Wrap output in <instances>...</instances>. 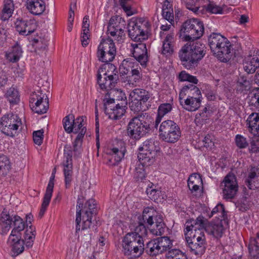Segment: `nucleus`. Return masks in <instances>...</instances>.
I'll return each mask as SVG.
<instances>
[{
	"instance_id": "51",
	"label": "nucleus",
	"mask_w": 259,
	"mask_h": 259,
	"mask_svg": "<svg viewBox=\"0 0 259 259\" xmlns=\"http://www.w3.org/2000/svg\"><path fill=\"white\" fill-rule=\"evenodd\" d=\"M11 168L10 162L8 158L4 155H0V175L6 176Z\"/></svg>"
},
{
	"instance_id": "13",
	"label": "nucleus",
	"mask_w": 259,
	"mask_h": 259,
	"mask_svg": "<svg viewBox=\"0 0 259 259\" xmlns=\"http://www.w3.org/2000/svg\"><path fill=\"white\" fill-rule=\"evenodd\" d=\"M29 103L32 110L38 114L46 113L49 107V99L42 90L35 91L31 94Z\"/></svg>"
},
{
	"instance_id": "11",
	"label": "nucleus",
	"mask_w": 259,
	"mask_h": 259,
	"mask_svg": "<svg viewBox=\"0 0 259 259\" xmlns=\"http://www.w3.org/2000/svg\"><path fill=\"white\" fill-rule=\"evenodd\" d=\"M22 124L21 118L17 115L8 114L0 119V129L3 133L11 137H14L17 130Z\"/></svg>"
},
{
	"instance_id": "16",
	"label": "nucleus",
	"mask_w": 259,
	"mask_h": 259,
	"mask_svg": "<svg viewBox=\"0 0 259 259\" xmlns=\"http://www.w3.org/2000/svg\"><path fill=\"white\" fill-rule=\"evenodd\" d=\"M145 22L142 18H133L128 23V36L135 41L141 42L147 36L145 32Z\"/></svg>"
},
{
	"instance_id": "36",
	"label": "nucleus",
	"mask_w": 259,
	"mask_h": 259,
	"mask_svg": "<svg viewBox=\"0 0 259 259\" xmlns=\"http://www.w3.org/2000/svg\"><path fill=\"white\" fill-rule=\"evenodd\" d=\"M139 162L140 164H138L135 169L133 178L136 182H143L146 178L145 167L150 165L144 164L141 161H139Z\"/></svg>"
},
{
	"instance_id": "43",
	"label": "nucleus",
	"mask_w": 259,
	"mask_h": 259,
	"mask_svg": "<svg viewBox=\"0 0 259 259\" xmlns=\"http://www.w3.org/2000/svg\"><path fill=\"white\" fill-rule=\"evenodd\" d=\"M250 256L254 259H259V242L254 239H250L248 245Z\"/></svg>"
},
{
	"instance_id": "22",
	"label": "nucleus",
	"mask_w": 259,
	"mask_h": 259,
	"mask_svg": "<svg viewBox=\"0 0 259 259\" xmlns=\"http://www.w3.org/2000/svg\"><path fill=\"white\" fill-rule=\"evenodd\" d=\"M131 59L124 60L125 65L130 67V74L126 76V81L129 85H135V83L140 81L142 78L141 68L138 63L132 62Z\"/></svg>"
},
{
	"instance_id": "1",
	"label": "nucleus",
	"mask_w": 259,
	"mask_h": 259,
	"mask_svg": "<svg viewBox=\"0 0 259 259\" xmlns=\"http://www.w3.org/2000/svg\"><path fill=\"white\" fill-rule=\"evenodd\" d=\"M190 29V41L187 42L179 52V57L184 67L190 69L197 66L206 53L205 45L200 41L194 42L201 37L204 33V25L198 19L192 18Z\"/></svg>"
},
{
	"instance_id": "37",
	"label": "nucleus",
	"mask_w": 259,
	"mask_h": 259,
	"mask_svg": "<svg viewBox=\"0 0 259 259\" xmlns=\"http://www.w3.org/2000/svg\"><path fill=\"white\" fill-rule=\"evenodd\" d=\"M14 11V4L12 0H5L4 8L0 15V18L3 21L7 20L11 16Z\"/></svg>"
},
{
	"instance_id": "19",
	"label": "nucleus",
	"mask_w": 259,
	"mask_h": 259,
	"mask_svg": "<svg viewBox=\"0 0 259 259\" xmlns=\"http://www.w3.org/2000/svg\"><path fill=\"white\" fill-rule=\"evenodd\" d=\"M85 116L78 117L73 122V133L74 134L78 133V135L75 138L73 143V150L76 152L78 150V148H80L82 143L84 136L86 133V127L83 126V123Z\"/></svg>"
},
{
	"instance_id": "8",
	"label": "nucleus",
	"mask_w": 259,
	"mask_h": 259,
	"mask_svg": "<svg viewBox=\"0 0 259 259\" xmlns=\"http://www.w3.org/2000/svg\"><path fill=\"white\" fill-rule=\"evenodd\" d=\"M150 130V124L147 118L140 114L132 118L126 127L127 135L131 139L139 140Z\"/></svg>"
},
{
	"instance_id": "54",
	"label": "nucleus",
	"mask_w": 259,
	"mask_h": 259,
	"mask_svg": "<svg viewBox=\"0 0 259 259\" xmlns=\"http://www.w3.org/2000/svg\"><path fill=\"white\" fill-rule=\"evenodd\" d=\"M167 259H185L186 255L178 249H171L166 254Z\"/></svg>"
},
{
	"instance_id": "40",
	"label": "nucleus",
	"mask_w": 259,
	"mask_h": 259,
	"mask_svg": "<svg viewBox=\"0 0 259 259\" xmlns=\"http://www.w3.org/2000/svg\"><path fill=\"white\" fill-rule=\"evenodd\" d=\"M192 19L186 21L180 30V37L186 41H190V29L192 27Z\"/></svg>"
},
{
	"instance_id": "48",
	"label": "nucleus",
	"mask_w": 259,
	"mask_h": 259,
	"mask_svg": "<svg viewBox=\"0 0 259 259\" xmlns=\"http://www.w3.org/2000/svg\"><path fill=\"white\" fill-rule=\"evenodd\" d=\"M250 87V83L246 76H240L237 80L236 85V90L238 92H243L248 91Z\"/></svg>"
},
{
	"instance_id": "2",
	"label": "nucleus",
	"mask_w": 259,
	"mask_h": 259,
	"mask_svg": "<svg viewBox=\"0 0 259 259\" xmlns=\"http://www.w3.org/2000/svg\"><path fill=\"white\" fill-rule=\"evenodd\" d=\"M190 29V41L187 42L179 52V57L184 67L190 69L197 66L206 53L205 45L200 41L194 42L201 37L204 33V25L198 19L192 18Z\"/></svg>"
},
{
	"instance_id": "7",
	"label": "nucleus",
	"mask_w": 259,
	"mask_h": 259,
	"mask_svg": "<svg viewBox=\"0 0 259 259\" xmlns=\"http://www.w3.org/2000/svg\"><path fill=\"white\" fill-rule=\"evenodd\" d=\"M159 124L158 136L162 141L174 144L181 138L180 127L174 120H165L161 121Z\"/></svg>"
},
{
	"instance_id": "15",
	"label": "nucleus",
	"mask_w": 259,
	"mask_h": 259,
	"mask_svg": "<svg viewBox=\"0 0 259 259\" xmlns=\"http://www.w3.org/2000/svg\"><path fill=\"white\" fill-rule=\"evenodd\" d=\"M110 70H108L104 73L103 78L101 75L99 73L97 75V81L102 90H106L110 91L113 90L112 89L117 83L118 80V72L114 65L109 64L108 65Z\"/></svg>"
},
{
	"instance_id": "34",
	"label": "nucleus",
	"mask_w": 259,
	"mask_h": 259,
	"mask_svg": "<svg viewBox=\"0 0 259 259\" xmlns=\"http://www.w3.org/2000/svg\"><path fill=\"white\" fill-rule=\"evenodd\" d=\"M80 197L81 198V202L82 204V206L80 207L81 209V212H83V214H89V215L93 216V214H96V204L95 203V200L94 199H91L88 200L84 206L83 205V196L80 195L78 196V198Z\"/></svg>"
},
{
	"instance_id": "52",
	"label": "nucleus",
	"mask_w": 259,
	"mask_h": 259,
	"mask_svg": "<svg viewBox=\"0 0 259 259\" xmlns=\"http://www.w3.org/2000/svg\"><path fill=\"white\" fill-rule=\"evenodd\" d=\"M74 120V116L73 114H69L63 118V126L65 131L67 133L70 134L73 132Z\"/></svg>"
},
{
	"instance_id": "9",
	"label": "nucleus",
	"mask_w": 259,
	"mask_h": 259,
	"mask_svg": "<svg viewBox=\"0 0 259 259\" xmlns=\"http://www.w3.org/2000/svg\"><path fill=\"white\" fill-rule=\"evenodd\" d=\"M116 48L113 40L108 37L102 39L99 45L96 53L98 60L101 62L107 64L112 62L115 58Z\"/></svg>"
},
{
	"instance_id": "44",
	"label": "nucleus",
	"mask_w": 259,
	"mask_h": 259,
	"mask_svg": "<svg viewBox=\"0 0 259 259\" xmlns=\"http://www.w3.org/2000/svg\"><path fill=\"white\" fill-rule=\"evenodd\" d=\"M156 240H157V242L159 246L160 250H161V253L170 250V248L172 247V241L167 236L159 237L156 238Z\"/></svg>"
},
{
	"instance_id": "62",
	"label": "nucleus",
	"mask_w": 259,
	"mask_h": 259,
	"mask_svg": "<svg viewBox=\"0 0 259 259\" xmlns=\"http://www.w3.org/2000/svg\"><path fill=\"white\" fill-rule=\"evenodd\" d=\"M32 45L38 50H46L48 47V41L41 38H33L32 40Z\"/></svg>"
},
{
	"instance_id": "46",
	"label": "nucleus",
	"mask_w": 259,
	"mask_h": 259,
	"mask_svg": "<svg viewBox=\"0 0 259 259\" xmlns=\"http://www.w3.org/2000/svg\"><path fill=\"white\" fill-rule=\"evenodd\" d=\"M247 122L250 130L256 131L257 134H259V113H251L248 117Z\"/></svg>"
},
{
	"instance_id": "47",
	"label": "nucleus",
	"mask_w": 259,
	"mask_h": 259,
	"mask_svg": "<svg viewBox=\"0 0 259 259\" xmlns=\"http://www.w3.org/2000/svg\"><path fill=\"white\" fill-rule=\"evenodd\" d=\"M214 214H217L216 218H218L219 220L223 221L225 219L226 215V212L225 210V207L224 205L219 203L217 205L211 210L210 214H208V218H211Z\"/></svg>"
},
{
	"instance_id": "35",
	"label": "nucleus",
	"mask_w": 259,
	"mask_h": 259,
	"mask_svg": "<svg viewBox=\"0 0 259 259\" xmlns=\"http://www.w3.org/2000/svg\"><path fill=\"white\" fill-rule=\"evenodd\" d=\"M144 251L150 256H156V255L161 254V250H160L157 240L153 239L149 241L145 247Z\"/></svg>"
},
{
	"instance_id": "56",
	"label": "nucleus",
	"mask_w": 259,
	"mask_h": 259,
	"mask_svg": "<svg viewBox=\"0 0 259 259\" xmlns=\"http://www.w3.org/2000/svg\"><path fill=\"white\" fill-rule=\"evenodd\" d=\"M235 142L236 146L239 149L246 148L249 145L246 138L239 134L236 135L235 138Z\"/></svg>"
},
{
	"instance_id": "32",
	"label": "nucleus",
	"mask_w": 259,
	"mask_h": 259,
	"mask_svg": "<svg viewBox=\"0 0 259 259\" xmlns=\"http://www.w3.org/2000/svg\"><path fill=\"white\" fill-rule=\"evenodd\" d=\"M12 225L14 226V228L10 235L21 236V232L23 231L25 228V223L23 220L19 216L15 215L13 217Z\"/></svg>"
},
{
	"instance_id": "4",
	"label": "nucleus",
	"mask_w": 259,
	"mask_h": 259,
	"mask_svg": "<svg viewBox=\"0 0 259 259\" xmlns=\"http://www.w3.org/2000/svg\"><path fill=\"white\" fill-rule=\"evenodd\" d=\"M190 222H186L184 229L185 239L191 251L196 255L204 253L206 249V242L203 231L197 230V227Z\"/></svg>"
},
{
	"instance_id": "57",
	"label": "nucleus",
	"mask_w": 259,
	"mask_h": 259,
	"mask_svg": "<svg viewBox=\"0 0 259 259\" xmlns=\"http://www.w3.org/2000/svg\"><path fill=\"white\" fill-rule=\"evenodd\" d=\"M215 141V139L214 135L212 134H208L205 136L203 140V146L207 148L211 149L214 147Z\"/></svg>"
},
{
	"instance_id": "28",
	"label": "nucleus",
	"mask_w": 259,
	"mask_h": 259,
	"mask_svg": "<svg viewBox=\"0 0 259 259\" xmlns=\"http://www.w3.org/2000/svg\"><path fill=\"white\" fill-rule=\"evenodd\" d=\"M200 95L201 93L198 87L193 84L188 83L181 90L179 99H184L185 96H187V98H188Z\"/></svg>"
},
{
	"instance_id": "50",
	"label": "nucleus",
	"mask_w": 259,
	"mask_h": 259,
	"mask_svg": "<svg viewBox=\"0 0 259 259\" xmlns=\"http://www.w3.org/2000/svg\"><path fill=\"white\" fill-rule=\"evenodd\" d=\"M11 168L10 162L8 158L4 155H0V175L6 176Z\"/></svg>"
},
{
	"instance_id": "18",
	"label": "nucleus",
	"mask_w": 259,
	"mask_h": 259,
	"mask_svg": "<svg viewBox=\"0 0 259 259\" xmlns=\"http://www.w3.org/2000/svg\"><path fill=\"white\" fill-rule=\"evenodd\" d=\"M104 111L109 118L113 120H117L120 118L125 113L127 106L119 105L117 103L114 104L112 99L104 100Z\"/></svg>"
},
{
	"instance_id": "29",
	"label": "nucleus",
	"mask_w": 259,
	"mask_h": 259,
	"mask_svg": "<svg viewBox=\"0 0 259 259\" xmlns=\"http://www.w3.org/2000/svg\"><path fill=\"white\" fill-rule=\"evenodd\" d=\"M26 5L28 11L35 15L41 14L46 9L44 0H27Z\"/></svg>"
},
{
	"instance_id": "64",
	"label": "nucleus",
	"mask_w": 259,
	"mask_h": 259,
	"mask_svg": "<svg viewBox=\"0 0 259 259\" xmlns=\"http://www.w3.org/2000/svg\"><path fill=\"white\" fill-rule=\"evenodd\" d=\"M184 3L187 9L192 11L195 14H198L199 7L196 5L195 0H181Z\"/></svg>"
},
{
	"instance_id": "21",
	"label": "nucleus",
	"mask_w": 259,
	"mask_h": 259,
	"mask_svg": "<svg viewBox=\"0 0 259 259\" xmlns=\"http://www.w3.org/2000/svg\"><path fill=\"white\" fill-rule=\"evenodd\" d=\"M125 151L124 143L121 141H118L115 146L108 149L107 153L112 156L109 159V164L112 165L117 164L124 157Z\"/></svg>"
},
{
	"instance_id": "31",
	"label": "nucleus",
	"mask_w": 259,
	"mask_h": 259,
	"mask_svg": "<svg viewBox=\"0 0 259 259\" xmlns=\"http://www.w3.org/2000/svg\"><path fill=\"white\" fill-rule=\"evenodd\" d=\"M109 95H112L113 98H107L106 97L104 100L112 99L114 100V104L115 103V101L117 103H118L119 105L121 107L122 106H127V101L126 96L124 92L120 90H113L110 91L108 93Z\"/></svg>"
},
{
	"instance_id": "20",
	"label": "nucleus",
	"mask_w": 259,
	"mask_h": 259,
	"mask_svg": "<svg viewBox=\"0 0 259 259\" xmlns=\"http://www.w3.org/2000/svg\"><path fill=\"white\" fill-rule=\"evenodd\" d=\"M133 50L132 52L133 57L140 63L141 65L146 67L148 61L147 49L146 44L143 43L133 44Z\"/></svg>"
},
{
	"instance_id": "45",
	"label": "nucleus",
	"mask_w": 259,
	"mask_h": 259,
	"mask_svg": "<svg viewBox=\"0 0 259 259\" xmlns=\"http://www.w3.org/2000/svg\"><path fill=\"white\" fill-rule=\"evenodd\" d=\"M138 219V225L135 228L134 232H131L130 233L136 234L137 236H140L143 238V237L146 236L147 235V225L142 220V215L139 216Z\"/></svg>"
},
{
	"instance_id": "58",
	"label": "nucleus",
	"mask_w": 259,
	"mask_h": 259,
	"mask_svg": "<svg viewBox=\"0 0 259 259\" xmlns=\"http://www.w3.org/2000/svg\"><path fill=\"white\" fill-rule=\"evenodd\" d=\"M26 28L24 29L26 32L23 35L26 36L33 33L37 28L36 23L34 20L30 19L26 20Z\"/></svg>"
},
{
	"instance_id": "63",
	"label": "nucleus",
	"mask_w": 259,
	"mask_h": 259,
	"mask_svg": "<svg viewBox=\"0 0 259 259\" xmlns=\"http://www.w3.org/2000/svg\"><path fill=\"white\" fill-rule=\"evenodd\" d=\"M192 185H202V180L199 175L194 174L189 177L188 180V186Z\"/></svg>"
},
{
	"instance_id": "17",
	"label": "nucleus",
	"mask_w": 259,
	"mask_h": 259,
	"mask_svg": "<svg viewBox=\"0 0 259 259\" xmlns=\"http://www.w3.org/2000/svg\"><path fill=\"white\" fill-rule=\"evenodd\" d=\"M220 187L222 189L224 199L226 200L233 199L238 190L236 177L234 175H227L222 182Z\"/></svg>"
},
{
	"instance_id": "25",
	"label": "nucleus",
	"mask_w": 259,
	"mask_h": 259,
	"mask_svg": "<svg viewBox=\"0 0 259 259\" xmlns=\"http://www.w3.org/2000/svg\"><path fill=\"white\" fill-rule=\"evenodd\" d=\"M202 99V95L181 100L179 99L180 105L188 111L197 110L200 107Z\"/></svg>"
},
{
	"instance_id": "14",
	"label": "nucleus",
	"mask_w": 259,
	"mask_h": 259,
	"mask_svg": "<svg viewBox=\"0 0 259 259\" xmlns=\"http://www.w3.org/2000/svg\"><path fill=\"white\" fill-rule=\"evenodd\" d=\"M125 26L126 22L123 18L117 15L112 16L108 24V34L114 37L115 40L122 41L125 36Z\"/></svg>"
},
{
	"instance_id": "24",
	"label": "nucleus",
	"mask_w": 259,
	"mask_h": 259,
	"mask_svg": "<svg viewBox=\"0 0 259 259\" xmlns=\"http://www.w3.org/2000/svg\"><path fill=\"white\" fill-rule=\"evenodd\" d=\"M8 243L11 247L12 256L16 257L24 250V242L21 236L10 235Z\"/></svg>"
},
{
	"instance_id": "38",
	"label": "nucleus",
	"mask_w": 259,
	"mask_h": 259,
	"mask_svg": "<svg viewBox=\"0 0 259 259\" xmlns=\"http://www.w3.org/2000/svg\"><path fill=\"white\" fill-rule=\"evenodd\" d=\"M174 41V35L169 34L167 35L163 41L161 54L166 56L171 55L174 52L172 42Z\"/></svg>"
},
{
	"instance_id": "6",
	"label": "nucleus",
	"mask_w": 259,
	"mask_h": 259,
	"mask_svg": "<svg viewBox=\"0 0 259 259\" xmlns=\"http://www.w3.org/2000/svg\"><path fill=\"white\" fill-rule=\"evenodd\" d=\"M122 252L131 258L139 257L144 252L143 238L133 233H127L122 240Z\"/></svg>"
},
{
	"instance_id": "12",
	"label": "nucleus",
	"mask_w": 259,
	"mask_h": 259,
	"mask_svg": "<svg viewBox=\"0 0 259 259\" xmlns=\"http://www.w3.org/2000/svg\"><path fill=\"white\" fill-rule=\"evenodd\" d=\"M150 98V95L147 91L141 89H135L130 94L129 106L131 110L135 113L145 110L144 105Z\"/></svg>"
},
{
	"instance_id": "60",
	"label": "nucleus",
	"mask_w": 259,
	"mask_h": 259,
	"mask_svg": "<svg viewBox=\"0 0 259 259\" xmlns=\"http://www.w3.org/2000/svg\"><path fill=\"white\" fill-rule=\"evenodd\" d=\"M64 155L65 160L63 164H72V150L70 145H66L64 147Z\"/></svg>"
},
{
	"instance_id": "39",
	"label": "nucleus",
	"mask_w": 259,
	"mask_h": 259,
	"mask_svg": "<svg viewBox=\"0 0 259 259\" xmlns=\"http://www.w3.org/2000/svg\"><path fill=\"white\" fill-rule=\"evenodd\" d=\"M22 50L20 46H15L12 48L10 51L6 53V58L11 62H16L22 55Z\"/></svg>"
},
{
	"instance_id": "10",
	"label": "nucleus",
	"mask_w": 259,
	"mask_h": 259,
	"mask_svg": "<svg viewBox=\"0 0 259 259\" xmlns=\"http://www.w3.org/2000/svg\"><path fill=\"white\" fill-rule=\"evenodd\" d=\"M159 149L157 142L151 139L145 141L142 146L139 148V161L146 165L152 164L154 162V157Z\"/></svg>"
},
{
	"instance_id": "23",
	"label": "nucleus",
	"mask_w": 259,
	"mask_h": 259,
	"mask_svg": "<svg viewBox=\"0 0 259 259\" xmlns=\"http://www.w3.org/2000/svg\"><path fill=\"white\" fill-rule=\"evenodd\" d=\"M56 172V168H54L53 170L51 177H50L49 184L47 187L46 193L43 198V201L38 214V216L40 218H41L44 215L50 202V200L53 192V188L54 186V181Z\"/></svg>"
},
{
	"instance_id": "30",
	"label": "nucleus",
	"mask_w": 259,
	"mask_h": 259,
	"mask_svg": "<svg viewBox=\"0 0 259 259\" xmlns=\"http://www.w3.org/2000/svg\"><path fill=\"white\" fill-rule=\"evenodd\" d=\"M172 109V105L170 103H162L159 106L157 110V116L155 121V127L157 128L162 118L165 115L169 113Z\"/></svg>"
},
{
	"instance_id": "61",
	"label": "nucleus",
	"mask_w": 259,
	"mask_h": 259,
	"mask_svg": "<svg viewBox=\"0 0 259 259\" xmlns=\"http://www.w3.org/2000/svg\"><path fill=\"white\" fill-rule=\"evenodd\" d=\"M119 4L127 16H132L134 13L131 9V0H119Z\"/></svg>"
},
{
	"instance_id": "53",
	"label": "nucleus",
	"mask_w": 259,
	"mask_h": 259,
	"mask_svg": "<svg viewBox=\"0 0 259 259\" xmlns=\"http://www.w3.org/2000/svg\"><path fill=\"white\" fill-rule=\"evenodd\" d=\"M244 69L247 73H253L259 69V63L253 57L244 64Z\"/></svg>"
},
{
	"instance_id": "59",
	"label": "nucleus",
	"mask_w": 259,
	"mask_h": 259,
	"mask_svg": "<svg viewBox=\"0 0 259 259\" xmlns=\"http://www.w3.org/2000/svg\"><path fill=\"white\" fill-rule=\"evenodd\" d=\"M146 193L151 200L156 202L158 200L161 191L158 189H152L151 187H149L147 189Z\"/></svg>"
},
{
	"instance_id": "55",
	"label": "nucleus",
	"mask_w": 259,
	"mask_h": 259,
	"mask_svg": "<svg viewBox=\"0 0 259 259\" xmlns=\"http://www.w3.org/2000/svg\"><path fill=\"white\" fill-rule=\"evenodd\" d=\"M81 198L79 197L77 201L76 206V233L80 230V223L81 221V209L80 207L82 206V202L80 201Z\"/></svg>"
},
{
	"instance_id": "26",
	"label": "nucleus",
	"mask_w": 259,
	"mask_h": 259,
	"mask_svg": "<svg viewBox=\"0 0 259 259\" xmlns=\"http://www.w3.org/2000/svg\"><path fill=\"white\" fill-rule=\"evenodd\" d=\"M222 221L219 220L217 223L214 222L209 223L206 227V232L215 238L219 239L221 238L225 231Z\"/></svg>"
},
{
	"instance_id": "3",
	"label": "nucleus",
	"mask_w": 259,
	"mask_h": 259,
	"mask_svg": "<svg viewBox=\"0 0 259 259\" xmlns=\"http://www.w3.org/2000/svg\"><path fill=\"white\" fill-rule=\"evenodd\" d=\"M211 51L222 62H228L234 54L230 41L220 33H212L208 38Z\"/></svg>"
},
{
	"instance_id": "5",
	"label": "nucleus",
	"mask_w": 259,
	"mask_h": 259,
	"mask_svg": "<svg viewBox=\"0 0 259 259\" xmlns=\"http://www.w3.org/2000/svg\"><path fill=\"white\" fill-rule=\"evenodd\" d=\"M142 220L149 228L150 232L155 236H160L165 232L166 225L164 223L162 215L153 207L144 208Z\"/></svg>"
},
{
	"instance_id": "41",
	"label": "nucleus",
	"mask_w": 259,
	"mask_h": 259,
	"mask_svg": "<svg viewBox=\"0 0 259 259\" xmlns=\"http://www.w3.org/2000/svg\"><path fill=\"white\" fill-rule=\"evenodd\" d=\"M63 166L65 186L66 189H69L71 186V183L72 181V164H63Z\"/></svg>"
},
{
	"instance_id": "33",
	"label": "nucleus",
	"mask_w": 259,
	"mask_h": 259,
	"mask_svg": "<svg viewBox=\"0 0 259 259\" xmlns=\"http://www.w3.org/2000/svg\"><path fill=\"white\" fill-rule=\"evenodd\" d=\"M36 231L35 228L32 225L29 228L27 227L24 235V244L27 248H31L33 245L34 241L35 238Z\"/></svg>"
},
{
	"instance_id": "42",
	"label": "nucleus",
	"mask_w": 259,
	"mask_h": 259,
	"mask_svg": "<svg viewBox=\"0 0 259 259\" xmlns=\"http://www.w3.org/2000/svg\"><path fill=\"white\" fill-rule=\"evenodd\" d=\"M5 96L10 103L12 105L17 104L20 101V96L18 90L13 87L9 88Z\"/></svg>"
},
{
	"instance_id": "49",
	"label": "nucleus",
	"mask_w": 259,
	"mask_h": 259,
	"mask_svg": "<svg viewBox=\"0 0 259 259\" xmlns=\"http://www.w3.org/2000/svg\"><path fill=\"white\" fill-rule=\"evenodd\" d=\"M187 222H190L189 225L192 224L197 227V230H200L201 231H203V229L206 231V227L209 223L207 219L201 215H199L196 220H188Z\"/></svg>"
},
{
	"instance_id": "27",
	"label": "nucleus",
	"mask_w": 259,
	"mask_h": 259,
	"mask_svg": "<svg viewBox=\"0 0 259 259\" xmlns=\"http://www.w3.org/2000/svg\"><path fill=\"white\" fill-rule=\"evenodd\" d=\"M13 215H11L6 208H4L0 217V227L2 234L7 233L11 228L13 221Z\"/></svg>"
}]
</instances>
